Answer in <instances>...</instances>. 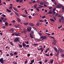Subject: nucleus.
Masks as SVG:
<instances>
[{"instance_id":"f257e3e1","label":"nucleus","mask_w":64,"mask_h":64,"mask_svg":"<svg viewBox=\"0 0 64 64\" xmlns=\"http://www.w3.org/2000/svg\"><path fill=\"white\" fill-rule=\"evenodd\" d=\"M19 41H20V40L18 37L16 38L14 40V42H15V43H17V42H19Z\"/></svg>"},{"instance_id":"f03ea898","label":"nucleus","mask_w":64,"mask_h":64,"mask_svg":"<svg viewBox=\"0 0 64 64\" xmlns=\"http://www.w3.org/2000/svg\"><path fill=\"white\" fill-rule=\"evenodd\" d=\"M20 33L18 32H15V33H14V34L15 35H16V36H20Z\"/></svg>"},{"instance_id":"7ed1b4c3","label":"nucleus","mask_w":64,"mask_h":64,"mask_svg":"<svg viewBox=\"0 0 64 64\" xmlns=\"http://www.w3.org/2000/svg\"><path fill=\"white\" fill-rule=\"evenodd\" d=\"M0 62L1 63H2V64L4 63V62L3 61V58H2L0 59Z\"/></svg>"},{"instance_id":"20e7f679","label":"nucleus","mask_w":64,"mask_h":64,"mask_svg":"<svg viewBox=\"0 0 64 64\" xmlns=\"http://www.w3.org/2000/svg\"><path fill=\"white\" fill-rule=\"evenodd\" d=\"M15 26L16 28H21L20 27V25H19L18 24L17 25H15Z\"/></svg>"},{"instance_id":"39448f33","label":"nucleus","mask_w":64,"mask_h":64,"mask_svg":"<svg viewBox=\"0 0 64 64\" xmlns=\"http://www.w3.org/2000/svg\"><path fill=\"white\" fill-rule=\"evenodd\" d=\"M56 7L57 8H61V5L58 4L56 6Z\"/></svg>"},{"instance_id":"423d86ee","label":"nucleus","mask_w":64,"mask_h":64,"mask_svg":"<svg viewBox=\"0 0 64 64\" xmlns=\"http://www.w3.org/2000/svg\"><path fill=\"white\" fill-rule=\"evenodd\" d=\"M46 38H47V37L46 36H42L41 37V38L42 39H46Z\"/></svg>"},{"instance_id":"0eeeda50","label":"nucleus","mask_w":64,"mask_h":64,"mask_svg":"<svg viewBox=\"0 0 64 64\" xmlns=\"http://www.w3.org/2000/svg\"><path fill=\"white\" fill-rule=\"evenodd\" d=\"M32 28L30 27H28V28H27V30L28 31H30V30H31Z\"/></svg>"},{"instance_id":"6e6552de","label":"nucleus","mask_w":64,"mask_h":64,"mask_svg":"<svg viewBox=\"0 0 64 64\" xmlns=\"http://www.w3.org/2000/svg\"><path fill=\"white\" fill-rule=\"evenodd\" d=\"M15 14H16V15L17 16H19V14L17 12H15Z\"/></svg>"},{"instance_id":"1a4fd4ad","label":"nucleus","mask_w":64,"mask_h":64,"mask_svg":"<svg viewBox=\"0 0 64 64\" xmlns=\"http://www.w3.org/2000/svg\"><path fill=\"white\" fill-rule=\"evenodd\" d=\"M59 50L60 51V52H63L64 51L62 50L61 49V48H59Z\"/></svg>"},{"instance_id":"9d476101","label":"nucleus","mask_w":64,"mask_h":64,"mask_svg":"<svg viewBox=\"0 0 64 64\" xmlns=\"http://www.w3.org/2000/svg\"><path fill=\"white\" fill-rule=\"evenodd\" d=\"M16 19L19 22H21V20L20 19L18 18H17Z\"/></svg>"},{"instance_id":"9b49d317","label":"nucleus","mask_w":64,"mask_h":64,"mask_svg":"<svg viewBox=\"0 0 64 64\" xmlns=\"http://www.w3.org/2000/svg\"><path fill=\"white\" fill-rule=\"evenodd\" d=\"M30 37L32 39H33V35L32 34H30Z\"/></svg>"},{"instance_id":"f8f14e48","label":"nucleus","mask_w":64,"mask_h":64,"mask_svg":"<svg viewBox=\"0 0 64 64\" xmlns=\"http://www.w3.org/2000/svg\"><path fill=\"white\" fill-rule=\"evenodd\" d=\"M13 9L14 10H15V11H16V12H18V10H17L16 9V8H15L14 7Z\"/></svg>"},{"instance_id":"ddd939ff","label":"nucleus","mask_w":64,"mask_h":64,"mask_svg":"<svg viewBox=\"0 0 64 64\" xmlns=\"http://www.w3.org/2000/svg\"><path fill=\"white\" fill-rule=\"evenodd\" d=\"M6 20H7V18H4V19H3V22H6Z\"/></svg>"},{"instance_id":"4468645a","label":"nucleus","mask_w":64,"mask_h":64,"mask_svg":"<svg viewBox=\"0 0 64 64\" xmlns=\"http://www.w3.org/2000/svg\"><path fill=\"white\" fill-rule=\"evenodd\" d=\"M6 10L8 12H11L12 11L10 10H8V9L6 8Z\"/></svg>"},{"instance_id":"2eb2a0df","label":"nucleus","mask_w":64,"mask_h":64,"mask_svg":"<svg viewBox=\"0 0 64 64\" xmlns=\"http://www.w3.org/2000/svg\"><path fill=\"white\" fill-rule=\"evenodd\" d=\"M24 24L25 25H28V22H24Z\"/></svg>"},{"instance_id":"dca6fc26","label":"nucleus","mask_w":64,"mask_h":64,"mask_svg":"<svg viewBox=\"0 0 64 64\" xmlns=\"http://www.w3.org/2000/svg\"><path fill=\"white\" fill-rule=\"evenodd\" d=\"M34 62V60H32L30 62H31L30 63H32V64H33V63Z\"/></svg>"},{"instance_id":"f3484780","label":"nucleus","mask_w":64,"mask_h":64,"mask_svg":"<svg viewBox=\"0 0 64 64\" xmlns=\"http://www.w3.org/2000/svg\"><path fill=\"white\" fill-rule=\"evenodd\" d=\"M61 18V19L62 20H63L64 19V17H63L62 15L61 16V17H60Z\"/></svg>"},{"instance_id":"a211bd4d","label":"nucleus","mask_w":64,"mask_h":64,"mask_svg":"<svg viewBox=\"0 0 64 64\" xmlns=\"http://www.w3.org/2000/svg\"><path fill=\"white\" fill-rule=\"evenodd\" d=\"M22 44L23 45V47H24L26 46V44H25V43H22Z\"/></svg>"},{"instance_id":"6ab92c4d","label":"nucleus","mask_w":64,"mask_h":64,"mask_svg":"<svg viewBox=\"0 0 64 64\" xmlns=\"http://www.w3.org/2000/svg\"><path fill=\"white\" fill-rule=\"evenodd\" d=\"M5 25L6 26H8V23L7 22H5Z\"/></svg>"},{"instance_id":"aec40b11","label":"nucleus","mask_w":64,"mask_h":64,"mask_svg":"<svg viewBox=\"0 0 64 64\" xmlns=\"http://www.w3.org/2000/svg\"><path fill=\"white\" fill-rule=\"evenodd\" d=\"M48 14H52V11H51V10H50L49 11V12L48 13Z\"/></svg>"},{"instance_id":"412c9836","label":"nucleus","mask_w":64,"mask_h":64,"mask_svg":"<svg viewBox=\"0 0 64 64\" xmlns=\"http://www.w3.org/2000/svg\"><path fill=\"white\" fill-rule=\"evenodd\" d=\"M56 52L57 53V55H58L59 54V51L58 50H57Z\"/></svg>"},{"instance_id":"4be33fe9","label":"nucleus","mask_w":64,"mask_h":64,"mask_svg":"<svg viewBox=\"0 0 64 64\" xmlns=\"http://www.w3.org/2000/svg\"><path fill=\"white\" fill-rule=\"evenodd\" d=\"M39 45V44H33L34 46H36L37 45Z\"/></svg>"},{"instance_id":"5701e85b","label":"nucleus","mask_w":64,"mask_h":64,"mask_svg":"<svg viewBox=\"0 0 64 64\" xmlns=\"http://www.w3.org/2000/svg\"><path fill=\"white\" fill-rule=\"evenodd\" d=\"M54 49L56 52H57V51L58 50H57V49L56 47H54Z\"/></svg>"},{"instance_id":"b1692460","label":"nucleus","mask_w":64,"mask_h":64,"mask_svg":"<svg viewBox=\"0 0 64 64\" xmlns=\"http://www.w3.org/2000/svg\"><path fill=\"white\" fill-rule=\"evenodd\" d=\"M29 24L30 25H31V26H34V24H33L32 23H30Z\"/></svg>"},{"instance_id":"393cba45","label":"nucleus","mask_w":64,"mask_h":64,"mask_svg":"<svg viewBox=\"0 0 64 64\" xmlns=\"http://www.w3.org/2000/svg\"><path fill=\"white\" fill-rule=\"evenodd\" d=\"M18 46H19V47L20 48H22V45H21L20 44H18Z\"/></svg>"},{"instance_id":"a878e982","label":"nucleus","mask_w":64,"mask_h":64,"mask_svg":"<svg viewBox=\"0 0 64 64\" xmlns=\"http://www.w3.org/2000/svg\"><path fill=\"white\" fill-rule=\"evenodd\" d=\"M2 16L4 17H6V15H4V14H2Z\"/></svg>"},{"instance_id":"bb28decb","label":"nucleus","mask_w":64,"mask_h":64,"mask_svg":"<svg viewBox=\"0 0 64 64\" xmlns=\"http://www.w3.org/2000/svg\"><path fill=\"white\" fill-rule=\"evenodd\" d=\"M12 8H13V7L12 6H11L9 8V9H10V10H11Z\"/></svg>"},{"instance_id":"cd10ccee","label":"nucleus","mask_w":64,"mask_h":64,"mask_svg":"<svg viewBox=\"0 0 64 64\" xmlns=\"http://www.w3.org/2000/svg\"><path fill=\"white\" fill-rule=\"evenodd\" d=\"M40 4L41 5H43V4H43V2H40Z\"/></svg>"},{"instance_id":"c85d7f7f","label":"nucleus","mask_w":64,"mask_h":64,"mask_svg":"<svg viewBox=\"0 0 64 64\" xmlns=\"http://www.w3.org/2000/svg\"><path fill=\"white\" fill-rule=\"evenodd\" d=\"M37 4H35V5H34V8H36L37 7Z\"/></svg>"},{"instance_id":"c756f323","label":"nucleus","mask_w":64,"mask_h":64,"mask_svg":"<svg viewBox=\"0 0 64 64\" xmlns=\"http://www.w3.org/2000/svg\"><path fill=\"white\" fill-rule=\"evenodd\" d=\"M55 13H56V12H55L52 11V14H55Z\"/></svg>"},{"instance_id":"7c9ffc66","label":"nucleus","mask_w":64,"mask_h":64,"mask_svg":"<svg viewBox=\"0 0 64 64\" xmlns=\"http://www.w3.org/2000/svg\"><path fill=\"white\" fill-rule=\"evenodd\" d=\"M56 8H54V9H53L52 11H55V10H56Z\"/></svg>"},{"instance_id":"2f4dec72","label":"nucleus","mask_w":64,"mask_h":64,"mask_svg":"<svg viewBox=\"0 0 64 64\" xmlns=\"http://www.w3.org/2000/svg\"><path fill=\"white\" fill-rule=\"evenodd\" d=\"M53 61H54V60H52V61H50V63H53Z\"/></svg>"},{"instance_id":"473e14b6","label":"nucleus","mask_w":64,"mask_h":64,"mask_svg":"<svg viewBox=\"0 0 64 64\" xmlns=\"http://www.w3.org/2000/svg\"><path fill=\"white\" fill-rule=\"evenodd\" d=\"M50 38H52V39H55V38L53 37L50 36Z\"/></svg>"},{"instance_id":"72a5a7b5","label":"nucleus","mask_w":64,"mask_h":64,"mask_svg":"<svg viewBox=\"0 0 64 64\" xmlns=\"http://www.w3.org/2000/svg\"><path fill=\"white\" fill-rule=\"evenodd\" d=\"M10 30L11 31H14V29L13 28H11Z\"/></svg>"},{"instance_id":"f704fd0d","label":"nucleus","mask_w":64,"mask_h":64,"mask_svg":"<svg viewBox=\"0 0 64 64\" xmlns=\"http://www.w3.org/2000/svg\"><path fill=\"white\" fill-rule=\"evenodd\" d=\"M36 25H37L38 26H39V22H38L36 24Z\"/></svg>"},{"instance_id":"c9c22d12","label":"nucleus","mask_w":64,"mask_h":64,"mask_svg":"<svg viewBox=\"0 0 64 64\" xmlns=\"http://www.w3.org/2000/svg\"><path fill=\"white\" fill-rule=\"evenodd\" d=\"M10 43L11 44V45H13V42H10Z\"/></svg>"},{"instance_id":"e433bc0d","label":"nucleus","mask_w":64,"mask_h":64,"mask_svg":"<svg viewBox=\"0 0 64 64\" xmlns=\"http://www.w3.org/2000/svg\"><path fill=\"white\" fill-rule=\"evenodd\" d=\"M26 31L25 30H23V31L22 32L23 33H26Z\"/></svg>"},{"instance_id":"4c0bfd02","label":"nucleus","mask_w":64,"mask_h":64,"mask_svg":"<svg viewBox=\"0 0 64 64\" xmlns=\"http://www.w3.org/2000/svg\"><path fill=\"white\" fill-rule=\"evenodd\" d=\"M36 9L38 11H39V9L38 8H36Z\"/></svg>"},{"instance_id":"58836bf2","label":"nucleus","mask_w":64,"mask_h":64,"mask_svg":"<svg viewBox=\"0 0 64 64\" xmlns=\"http://www.w3.org/2000/svg\"><path fill=\"white\" fill-rule=\"evenodd\" d=\"M54 4H55V5H57V4L56 3V2H55L54 3Z\"/></svg>"},{"instance_id":"ea45409f","label":"nucleus","mask_w":64,"mask_h":64,"mask_svg":"<svg viewBox=\"0 0 64 64\" xmlns=\"http://www.w3.org/2000/svg\"><path fill=\"white\" fill-rule=\"evenodd\" d=\"M48 61V60H45L44 61V63H46Z\"/></svg>"},{"instance_id":"a19ab883","label":"nucleus","mask_w":64,"mask_h":64,"mask_svg":"<svg viewBox=\"0 0 64 64\" xmlns=\"http://www.w3.org/2000/svg\"><path fill=\"white\" fill-rule=\"evenodd\" d=\"M53 44L54 45H56V43H55V42H53Z\"/></svg>"},{"instance_id":"79ce46f5","label":"nucleus","mask_w":64,"mask_h":64,"mask_svg":"<svg viewBox=\"0 0 64 64\" xmlns=\"http://www.w3.org/2000/svg\"><path fill=\"white\" fill-rule=\"evenodd\" d=\"M30 56V54H27L28 57H29V56Z\"/></svg>"},{"instance_id":"37998d69","label":"nucleus","mask_w":64,"mask_h":64,"mask_svg":"<svg viewBox=\"0 0 64 64\" xmlns=\"http://www.w3.org/2000/svg\"><path fill=\"white\" fill-rule=\"evenodd\" d=\"M26 47H29V45H26Z\"/></svg>"},{"instance_id":"c03bdc74","label":"nucleus","mask_w":64,"mask_h":64,"mask_svg":"<svg viewBox=\"0 0 64 64\" xmlns=\"http://www.w3.org/2000/svg\"><path fill=\"white\" fill-rule=\"evenodd\" d=\"M17 52H15L14 53V55H17Z\"/></svg>"},{"instance_id":"a18cd8bd","label":"nucleus","mask_w":64,"mask_h":64,"mask_svg":"<svg viewBox=\"0 0 64 64\" xmlns=\"http://www.w3.org/2000/svg\"><path fill=\"white\" fill-rule=\"evenodd\" d=\"M22 17H26V16L25 15H22Z\"/></svg>"},{"instance_id":"49530a36","label":"nucleus","mask_w":64,"mask_h":64,"mask_svg":"<svg viewBox=\"0 0 64 64\" xmlns=\"http://www.w3.org/2000/svg\"><path fill=\"white\" fill-rule=\"evenodd\" d=\"M50 20L52 21H53L54 22V20H53V19H50Z\"/></svg>"},{"instance_id":"de8ad7c7","label":"nucleus","mask_w":64,"mask_h":64,"mask_svg":"<svg viewBox=\"0 0 64 64\" xmlns=\"http://www.w3.org/2000/svg\"><path fill=\"white\" fill-rule=\"evenodd\" d=\"M26 44H29V42L28 41L26 42Z\"/></svg>"},{"instance_id":"09e8293b","label":"nucleus","mask_w":64,"mask_h":64,"mask_svg":"<svg viewBox=\"0 0 64 64\" xmlns=\"http://www.w3.org/2000/svg\"><path fill=\"white\" fill-rule=\"evenodd\" d=\"M39 63V64H42V61H40V62H38Z\"/></svg>"},{"instance_id":"8fccbe9b","label":"nucleus","mask_w":64,"mask_h":64,"mask_svg":"<svg viewBox=\"0 0 64 64\" xmlns=\"http://www.w3.org/2000/svg\"><path fill=\"white\" fill-rule=\"evenodd\" d=\"M10 55L11 56H13V54H12V53H10Z\"/></svg>"},{"instance_id":"3c124183","label":"nucleus","mask_w":64,"mask_h":64,"mask_svg":"<svg viewBox=\"0 0 64 64\" xmlns=\"http://www.w3.org/2000/svg\"><path fill=\"white\" fill-rule=\"evenodd\" d=\"M43 3L44 4H46V2H43Z\"/></svg>"},{"instance_id":"603ef678","label":"nucleus","mask_w":64,"mask_h":64,"mask_svg":"<svg viewBox=\"0 0 64 64\" xmlns=\"http://www.w3.org/2000/svg\"><path fill=\"white\" fill-rule=\"evenodd\" d=\"M58 17H60V18H61V16H60V15H58Z\"/></svg>"},{"instance_id":"864d4df0","label":"nucleus","mask_w":64,"mask_h":64,"mask_svg":"<svg viewBox=\"0 0 64 64\" xmlns=\"http://www.w3.org/2000/svg\"><path fill=\"white\" fill-rule=\"evenodd\" d=\"M4 17H2L1 18V19L2 20H4Z\"/></svg>"},{"instance_id":"5fc2aeb1","label":"nucleus","mask_w":64,"mask_h":64,"mask_svg":"<svg viewBox=\"0 0 64 64\" xmlns=\"http://www.w3.org/2000/svg\"><path fill=\"white\" fill-rule=\"evenodd\" d=\"M14 14V13L13 12H12L11 13L10 15H13V14Z\"/></svg>"},{"instance_id":"6e6d98bb","label":"nucleus","mask_w":64,"mask_h":64,"mask_svg":"<svg viewBox=\"0 0 64 64\" xmlns=\"http://www.w3.org/2000/svg\"><path fill=\"white\" fill-rule=\"evenodd\" d=\"M39 35L40 36H41L42 35V33H39Z\"/></svg>"},{"instance_id":"4d7b16f0","label":"nucleus","mask_w":64,"mask_h":64,"mask_svg":"<svg viewBox=\"0 0 64 64\" xmlns=\"http://www.w3.org/2000/svg\"><path fill=\"white\" fill-rule=\"evenodd\" d=\"M62 9L64 10V6H62Z\"/></svg>"},{"instance_id":"13d9d810","label":"nucleus","mask_w":64,"mask_h":64,"mask_svg":"<svg viewBox=\"0 0 64 64\" xmlns=\"http://www.w3.org/2000/svg\"><path fill=\"white\" fill-rule=\"evenodd\" d=\"M61 57H64V54H62L61 55Z\"/></svg>"},{"instance_id":"bf43d9fd","label":"nucleus","mask_w":64,"mask_h":64,"mask_svg":"<svg viewBox=\"0 0 64 64\" xmlns=\"http://www.w3.org/2000/svg\"><path fill=\"white\" fill-rule=\"evenodd\" d=\"M50 56H53V54L52 53H51L50 54Z\"/></svg>"},{"instance_id":"052dcab7","label":"nucleus","mask_w":64,"mask_h":64,"mask_svg":"<svg viewBox=\"0 0 64 64\" xmlns=\"http://www.w3.org/2000/svg\"><path fill=\"white\" fill-rule=\"evenodd\" d=\"M46 56H49V55L47 54H46Z\"/></svg>"},{"instance_id":"680f3d73","label":"nucleus","mask_w":64,"mask_h":64,"mask_svg":"<svg viewBox=\"0 0 64 64\" xmlns=\"http://www.w3.org/2000/svg\"><path fill=\"white\" fill-rule=\"evenodd\" d=\"M47 52H48V50H46L45 51V53H46Z\"/></svg>"},{"instance_id":"e2e57ef3","label":"nucleus","mask_w":64,"mask_h":64,"mask_svg":"<svg viewBox=\"0 0 64 64\" xmlns=\"http://www.w3.org/2000/svg\"><path fill=\"white\" fill-rule=\"evenodd\" d=\"M25 12H26V14H27V10H25Z\"/></svg>"},{"instance_id":"0e129e2a","label":"nucleus","mask_w":64,"mask_h":64,"mask_svg":"<svg viewBox=\"0 0 64 64\" xmlns=\"http://www.w3.org/2000/svg\"><path fill=\"white\" fill-rule=\"evenodd\" d=\"M45 17V16H42V18H44Z\"/></svg>"},{"instance_id":"69168bd1","label":"nucleus","mask_w":64,"mask_h":64,"mask_svg":"<svg viewBox=\"0 0 64 64\" xmlns=\"http://www.w3.org/2000/svg\"><path fill=\"white\" fill-rule=\"evenodd\" d=\"M36 40H39V39H38V38H36Z\"/></svg>"},{"instance_id":"338daca9","label":"nucleus","mask_w":64,"mask_h":64,"mask_svg":"<svg viewBox=\"0 0 64 64\" xmlns=\"http://www.w3.org/2000/svg\"><path fill=\"white\" fill-rule=\"evenodd\" d=\"M27 62H28L27 61H26L25 62V64H27Z\"/></svg>"},{"instance_id":"774afa93","label":"nucleus","mask_w":64,"mask_h":64,"mask_svg":"<svg viewBox=\"0 0 64 64\" xmlns=\"http://www.w3.org/2000/svg\"><path fill=\"white\" fill-rule=\"evenodd\" d=\"M0 22H2V20H1V19H0Z\"/></svg>"}]
</instances>
